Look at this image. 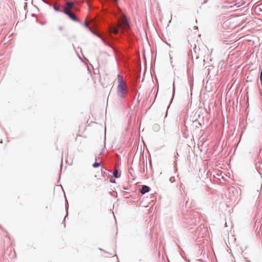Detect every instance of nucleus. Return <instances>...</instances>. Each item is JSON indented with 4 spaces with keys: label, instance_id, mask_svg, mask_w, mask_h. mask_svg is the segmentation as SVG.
Returning <instances> with one entry per match:
<instances>
[{
    "label": "nucleus",
    "instance_id": "f257e3e1",
    "mask_svg": "<svg viewBox=\"0 0 262 262\" xmlns=\"http://www.w3.org/2000/svg\"><path fill=\"white\" fill-rule=\"evenodd\" d=\"M117 95L119 97L124 99L126 98V96L128 94V91L124 86L125 80L120 74L117 75Z\"/></svg>",
    "mask_w": 262,
    "mask_h": 262
},
{
    "label": "nucleus",
    "instance_id": "f03ea898",
    "mask_svg": "<svg viewBox=\"0 0 262 262\" xmlns=\"http://www.w3.org/2000/svg\"><path fill=\"white\" fill-rule=\"evenodd\" d=\"M151 190L150 187L147 185H143L142 186L141 188L140 189V192L141 194H144L148 192Z\"/></svg>",
    "mask_w": 262,
    "mask_h": 262
},
{
    "label": "nucleus",
    "instance_id": "7ed1b4c3",
    "mask_svg": "<svg viewBox=\"0 0 262 262\" xmlns=\"http://www.w3.org/2000/svg\"><path fill=\"white\" fill-rule=\"evenodd\" d=\"M110 172H112L113 177H114L116 179H118L121 177V171L118 169H115L113 171L111 170H108Z\"/></svg>",
    "mask_w": 262,
    "mask_h": 262
},
{
    "label": "nucleus",
    "instance_id": "20e7f679",
    "mask_svg": "<svg viewBox=\"0 0 262 262\" xmlns=\"http://www.w3.org/2000/svg\"><path fill=\"white\" fill-rule=\"evenodd\" d=\"M65 208H66V214L64 216V219L63 221V222L64 223V226H66V218L68 216V214H69V211H68L69 204H68V200L66 198V200H65Z\"/></svg>",
    "mask_w": 262,
    "mask_h": 262
},
{
    "label": "nucleus",
    "instance_id": "39448f33",
    "mask_svg": "<svg viewBox=\"0 0 262 262\" xmlns=\"http://www.w3.org/2000/svg\"><path fill=\"white\" fill-rule=\"evenodd\" d=\"M68 16L73 21H75V22H78V23H81V21L80 20V19L79 18H78L73 13H72V12H70L69 15H68Z\"/></svg>",
    "mask_w": 262,
    "mask_h": 262
},
{
    "label": "nucleus",
    "instance_id": "423d86ee",
    "mask_svg": "<svg viewBox=\"0 0 262 262\" xmlns=\"http://www.w3.org/2000/svg\"><path fill=\"white\" fill-rule=\"evenodd\" d=\"M12 249H7L4 251V258L5 260H8V257L9 256V255L10 253H12Z\"/></svg>",
    "mask_w": 262,
    "mask_h": 262
},
{
    "label": "nucleus",
    "instance_id": "0eeeda50",
    "mask_svg": "<svg viewBox=\"0 0 262 262\" xmlns=\"http://www.w3.org/2000/svg\"><path fill=\"white\" fill-rule=\"evenodd\" d=\"M188 82L190 88V90L192 91L193 85V78L192 75L188 76Z\"/></svg>",
    "mask_w": 262,
    "mask_h": 262
},
{
    "label": "nucleus",
    "instance_id": "6e6552de",
    "mask_svg": "<svg viewBox=\"0 0 262 262\" xmlns=\"http://www.w3.org/2000/svg\"><path fill=\"white\" fill-rule=\"evenodd\" d=\"M175 91H176V89H175V85H174V80H173V83H172V97H171V101H170V103L169 104H170L172 102V101L174 98V94H175ZM170 106V105H169L168 107H169Z\"/></svg>",
    "mask_w": 262,
    "mask_h": 262
},
{
    "label": "nucleus",
    "instance_id": "1a4fd4ad",
    "mask_svg": "<svg viewBox=\"0 0 262 262\" xmlns=\"http://www.w3.org/2000/svg\"><path fill=\"white\" fill-rule=\"evenodd\" d=\"M111 31L114 33V34H117L118 32V28L116 26H113V27H112L111 28Z\"/></svg>",
    "mask_w": 262,
    "mask_h": 262
},
{
    "label": "nucleus",
    "instance_id": "9d476101",
    "mask_svg": "<svg viewBox=\"0 0 262 262\" xmlns=\"http://www.w3.org/2000/svg\"><path fill=\"white\" fill-rule=\"evenodd\" d=\"M101 165L100 162H97L95 161L92 165L93 168H96L99 167Z\"/></svg>",
    "mask_w": 262,
    "mask_h": 262
},
{
    "label": "nucleus",
    "instance_id": "9b49d317",
    "mask_svg": "<svg viewBox=\"0 0 262 262\" xmlns=\"http://www.w3.org/2000/svg\"><path fill=\"white\" fill-rule=\"evenodd\" d=\"M61 12H63L64 14L68 16L71 12L70 11L69 9L68 8H65L64 10H61Z\"/></svg>",
    "mask_w": 262,
    "mask_h": 262
},
{
    "label": "nucleus",
    "instance_id": "f8f14e48",
    "mask_svg": "<svg viewBox=\"0 0 262 262\" xmlns=\"http://www.w3.org/2000/svg\"><path fill=\"white\" fill-rule=\"evenodd\" d=\"M93 34H94V35L97 36L98 38H102L101 36L98 34V33H97L96 32H95V31H94L92 29H91V30H89Z\"/></svg>",
    "mask_w": 262,
    "mask_h": 262
},
{
    "label": "nucleus",
    "instance_id": "ddd939ff",
    "mask_svg": "<svg viewBox=\"0 0 262 262\" xmlns=\"http://www.w3.org/2000/svg\"><path fill=\"white\" fill-rule=\"evenodd\" d=\"M53 8L56 12H61V10L59 9V8L55 5L53 6Z\"/></svg>",
    "mask_w": 262,
    "mask_h": 262
},
{
    "label": "nucleus",
    "instance_id": "4468645a",
    "mask_svg": "<svg viewBox=\"0 0 262 262\" xmlns=\"http://www.w3.org/2000/svg\"><path fill=\"white\" fill-rule=\"evenodd\" d=\"M113 177H114L111 176L110 177L109 181H110V182L112 183H116V180L113 178Z\"/></svg>",
    "mask_w": 262,
    "mask_h": 262
},
{
    "label": "nucleus",
    "instance_id": "2eb2a0df",
    "mask_svg": "<svg viewBox=\"0 0 262 262\" xmlns=\"http://www.w3.org/2000/svg\"><path fill=\"white\" fill-rule=\"evenodd\" d=\"M66 4L69 7H72V6H73L74 3L72 2L68 1L66 2Z\"/></svg>",
    "mask_w": 262,
    "mask_h": 262
},
{
    "label": "nucleus",
    "instance_id": "dca6fc26",
    "mask_svg": "<svg viewBox=\"0 0 262 262\" xmlns=\"http://www.w3.org/2000/svg\"><path fill=\"white\" fill-rule=\"evenodd\" d=\"M83 26L89 30H91V28L89 27V26H88V24H87V23L86 21H84L83 23Z\"/></svg>",
    "mask_w": 262,
    "mask_h": 262
},
{
    "label": "nucleus",
    "instance_id": "f3484780",
    "mask_svg": "<svg viewBox=\"0 0 262 262\" xmlns=\"http://www.w3.org/2000/svg\"><path fill=\"white\" fill-rule=\"evenodd\" d=\"M169 181L170 183H173L175 181V178L174 177H171L169 178Z\"/></svg>",
    "mask_w": 262,
    "mask_h": 262
},
{
    "label": "nucleus",
    "instance_id": "a211bd4d",
    "mask_svg": "<svg viewBox=\"0 0 262 262\" xmlns=\"http://www.w3.org/2000/svg\"><path fill=\"white\" fill-rule=\"evenodd\" d=\"M102 154V151H101L98 156H96V157H95V160H96V161L97 160H98V159H100V155H101Z\"/></svg>",
    "mask_w": 262,
    "mask_h": 262
},
{
    "label": "nucleus",
    "instance_id": "6ab92c4d",
    "mask_svg": "<svg viewBox=\"0 0 262 262\" xmlns=\"http://www.w3.org/2000/svg\"><path fill=\"white\" fill-rule=\"evenodd\" d=\"M42 1L46 4L47 5H48L49 6H51V4L49 2H47V1L46 0H42Z\"/></svg>",
    "mask_w": 262,
    "mask_h": 262
},
{
    "label": "nucleus",
    "instance_id": "aec40b11",
    "mask_svg": "<svg viewBox=\"0 0 262 262\" xmlns=\"http://www.w3.org/2000/svg\"><path fill=\"white\" fill-rule=\"evenodd\" d=\"M208 0H204L203 4H206L208 2Z\"/></svg>",
    "mask_w": 262,
    "mask_h": 262
},
{
    "label": "nucleus",
    "instance_id": "412c9836",
    "mask_svg": "<svg viewBox=\"0 0 262 262\" xmlns=\"http://www.w3.org/2000/svg\"><path fill=\"white\" fill-rule=\"evenodd\" d=\"M62 27L61 26H59L58 27V29L60 30V31H61L62 30Z\"/></svg>",
    "mask_w": 262,
    "mask_h": 262
},
{
    "label": "nucleus",
    "instance_id": "4be33fe9",
    "mask_svg": "<svg viewBox=\"0 0 262 262\" xmlns=\"http://www.w3.org/2000/svg\"><path fill=\"white\" fill-rule=\"evenodd\" d=\"M112 1L114 3H118L119 0H112Z\"/></svg>",
    "mask_w": 262,
    "mask_h": 262
},
{
    "label": "nucleus",
    "instance_id": "5701e85b",
    "mask_svg": "<svg viewBox=\"0 0 262 262\" xmlns=\"http://www.w3.org/2000/svg\"><path fill=\"white\" fill-rule=\"evenodd\" d=\"M103 167H102V168H101V172H102V173H105V171H104V170H103Z\"/></svg>",
    "mask_w": 262,
    "mask_h": 262
},
{
    "label": "nucleus",
    "instance_id": "b1692460",
    "mask_svg": "<svg viewBox=\"0 0 262 262\" xmlns=\"http://www.w3.org/2000/svg\"><path fill=\"white\" fill-rule=\"evenodd\" d=\"M103 167H102V168H101V172H102V173H105V171H104V170H103Z\"/></svg>",
    "mask_w": 262,
    "mask_h": 262
},
{
    "label": "nucleus",
    "instance_id": "393cba45",
    "mask_svg": "<svg viewBox=\"0 0 262 262\" xmlns=\"http://www.w3.org/2000/svg\"><path fill=\"white\" fill-rule=\"evenodd\" d=\"M99 250L103 251L106 252L104 250H103L102 249H101L100 248H99Z\"/></svg>",
    "mask_w": 262,
    "mask_h": 262
},
{
    "label": "nucleus",
    "instance_id": "a878e982",
    "mask_svg": "<svg viewBox=\"0 0 262 262\" xmlns=\"http://www.w3.org/2000/svg\"><path fill=\"white\" fill-rule=\"evenodd\" d=\"M105 148V146L104 145V147L102 149V151L103 152V151L104 150V149Z\"/></svg>",
    "mask_w": 262,
    "mask_h": 262
},
{
    "label": "nucleus",
    "instance_id": "bb28decb",
    "mask_svg": "<svg viewBox=\"0 0 262 262\" xmlns=\"http://www.w3.org/2000/svg\"><path fill=\"white\" fill-rule=\"evenodd\" d=\"M63 159H61V162H62ZM62 164V163H61V165Z\"/></svg>",
    "mask_w": 262,
    "mask_h": 262
},
{
    "label": "nucleus",
    "instance_id": "cd10ccee",
    "mask_svg": "<svg viewBox=\"0 0 262 262\" xmlns=\"http://www.w3.org/2000/svg\"><path fill=\"white\" fill-rule=\"evenodd\" d=\"M147 164H146V168H147Z\"/></svg>",
    "mask_w": 262,
    "mask_h": 262
}]
</instances>
